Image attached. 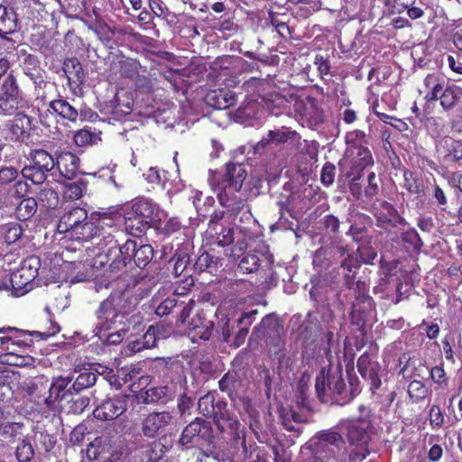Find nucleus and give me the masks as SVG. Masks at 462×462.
I'll return each instance as SVG.
<instances>
[{
  "label": "nucleus",
  "instance_id": "23",
  "mask_svg": "<svg viewBox=\"0 0 462 462\" xmlns=\"http://www.w3.org/2000/svg\"><path fill=\"white\" fill-rule=\"evenodd\" d=\"M283 324L282 319L274 313L264 316L260 324L254 328V333L257 337H264L271 339H281L283 335Z\"/></svg>",
  "mask_w": 462,
  "mask_h": 462
},
{
  "label": "nucleus",
  "instance_id": "20",
  "mask_svg": "<svg viewBox=\"0 0 462 462\" xmlns=\"http://www.w3.org/2000/svg\"><path fill=\"white\" fill-rule=\"evenodd\" d=\"M62 69L70 91L76 96L81 95L86 73L80 61L77 58H67L63 62Z\"/></svg>",
  "mask_w": 462,
  "mask_h": 462
},
{
  "label": "nucleus",
  "instance_id": "38",
  "mask_svg": "<svg viewBox=\"0 0 462 462\" xmlns=\"http://www.w3.org/2000/svg\"><path fill=\"white\" fill-rule=\"evenodd\" d=\"M20 12L14 8L8 9L7 6L0 5V28L15 29L24 26L27 19H22Z\"/></svg>",
  "mask_w": 462,
  "mask_h": 462
},
{
  "label": "nucleus",
  "instance_id": "46",
  "mask_svg": "<svg viewBox=\"0 0 462 462\" xmlns=\"http://www.w3.org/2000/svg\"><path fill=\"white\" fill-rule=\"evenodd\" d=\"M341 268L344 271L346 286L350 289L355 284L356 273L360 268V263L356 258L348 255L342 261Z\"/></svg>",
  "mask_w": 462,
  "mask_h": 462
},
{
  "label": "nucleus",
  "instance_id": "44",
  "mask_svg": "<svg viewBox=\"0 0 462 462\" xmlns=\"http://www.w3.org/2000/svg\"><path fill=\"white\" fill-rule=\"evenodd\" d=\"M24 348H17L16 351H4L0 354V364L11 366H23L28 364L30 356L20 352Z\"/></svg>",
  "mask_w": 462,
  "mask_h": 462
},
{
  "label": "nucleus",
  "instance_id": "29",
  "mask_svg": "<svg viewBox=\"0 0 462 462\" xmlns=\"http://www.w3.org/2000/svg\"><path fill=\"white\" fill-rule=\"evenodd\" d=\"M208 104L215 109H226L236 104V95L230 89L218 88L207 95Z\"/></svg>",
  "mask_w": 462,
  "mask_h": 462
},
{
  "label": "nucleus",
  "instance_id": "12",
  "mask_svg": "<svg viewBox=\"0 0 462 462\" xmlns=\"http://www.w3.org/2000/svg\"><path fill=\"white\" fill-rule=\"evenodd\" d=\"M199 411L206 418H212L220 433L224 432V420L232 413L224 399H216L215 393L208 392L198 401Z\"/></svg>",
  "mask_w": 462,
  "mask_h": 462
},
{
  "label": "nucleus",
  "instance_id": "62",
  "mask_svg": "<svg viewBox=\"0 0 462 462\" xmlns=\"http://www.w3.org/2000/svg\"><path fill=\"white\" fill-rule=\"evenodd\" d=\"M314 64L317 67V69L319 71V77L322 79H326L327 76H331L330 69H331V63L329 60V56L322 55V54H316L314 59Z\"/></svg>",
  "mask_w": 462,
  "mask_h": 462
},
{
  "label": "nucleus",
  "instance_id": "37",
  "mask_svg": "<svg viewBox=\"0 0 462 462\" xmlns=\"http://www.w3.org/2000/svg\"><path fill=\"white\" fill-rule=\"evenodd\" d=\"M123 219L125 230L135 237H141L150 227L149 220L136 215L123 212Z\"/></svg>",
  "mask_w": 462,
  "mask_h": 462
},
{
  "label": "nucleus",
  "instance_id": "10",
  "mask_svg": "<svg viewBox=\"0 0 462 462\" xmlns=\"http://www.w3.org/2000/svg\"><path fill=\"white\" fill-rule=\"evenodd\" d=\"M185 299L183 292H178V290H175L156 307L155 314L162 318L175 313L176 323L184 324L189 318L196 303L193 299H189L188 301Z\"/></svg>",
  "mask_w": 462,
  "mask_h": 462
},
{
  "label": "nucleus",
  "instance_id": "43",
  "mask_svg": "<svg viewBox=\"0 0 462 462\" xmlns=\"http://www.w3.org/2000/svg\"><path fill=\"white\" fill-rule=\"evenodd\" d=\"M88 182L80 178L76 181L68 183L64 186L63 198L66 200H78L83 196V192L87 189Z\"/></svg>",
  "mask_w": 462,
  "mask_h": 462
},
{
  "label": "nucleus",
  "instance_id": "64",
  "mask_svg": "<svg viewBox=\"0 0 462 462\" xmlns=\"http://www.w3.org/2000/svg\"><path fill=\"white\" fill-rule=\"evenodd\" d=\"M155 328L153 326H150L146 332L143 335L142 341H136L137 346H134V347H136L137 350H141L142 348L149 349L155 346Z\"/></svg>",
  "mask_w": 462,
  "mask_h": 462
},
{
  "label": "nucleus",
  "instance_id": "21",
  "mask_svg": "<svg viewBox=\"0 0 462 462\" xmlns=\"http://www.w3.org/2000/svg\"><path fill=\"white\" fill-rule=\"evenodd\" d=\"M221 261V255L214 248L202 246L191 269L194 273H208L212 274L217 271Z\"/></svg>",
  "mask_w": 462,
  "mask_h": 462
},
{
  "label": "nucleus",
  "instance_id": "26",
  "mask_svg": "<svg viewBox=\"0 0 462 462\" xmlns=\"http://www.w3.org/2000/svg\"><path fill=\"white\" fill-rule=\"evenodd\" d=\"M49 107L56 116L67 123L76 124L79 120V109L61 96L51 100L49 104Z\"/></svg>",
  "mask_w": 462,
  "mask_h": 462
},
{
  "label": "nucleus",
  "instance_id": "16",
  "mask_svg": "<svg viewBox=\"0 0 462 462\" xmlns=\"http://www.w3.org/2000/svg\"><path fill=\"white\" fill-rule=\"evenodd\" d=\"M294 111L299 115L302 124H306L310 128L323 123V110L319 107L318 100L311 96L297 99L294 103Z\"/></svg>",
  "mask_w": 462,
  "mask_h": 462
},
{
  "label": "nucleus",
  "instance_id": "4",
  "mask_svg": "<svg viewBox=\"0 0 462 462\" xmlns=\"http://www.w3.org/2000/svg\"><path fill=\"white\" fill-rule=\"evenodd\" d=\"M97 227L91 221V214L81 207H73L66 210L60 217L57 231L66 234L72 240L88 242L96 237Z\"/></svg>",
  "mask_w": 462,
  "mask_h": 462
},
{
  "label": "nucleus",
  "instance_id": "51",
  "mask_svg": "<svg viewBox=\"0 0 462 462\" xmlns=\"http://www.w3.org/2000/svg\"><path fill=\"white\" fill-rule=\"evenodd\" d=\"M121 76L127 79H135L139 75L141 64L134 59L122 60L119 62Z\"/></svg>",
  "mask_w": 462,
  "mask_h": 462
},
{
  "label": "nucleus",
  "instance_id": "24",
  "mask_svg": "<svg viewBox=\"0 0 462 462\" xmlns=\"http://www.w3.org/2000/svg\"><path fill=\"white\" fill-rule=\"evenodd\" d=\"M8 5H14L15 9L20 12L22 19H27L28 22L24 23L25 27L32 29L46 28L47 25L43 24L42 15L39 12L31 9L32 0H3Z\"/></svg>",
  "mask_w": 462,
  "mask_h": 462
},
{
  "label": "nucleus",
  "instance_id": "13",
  "mask_svg": "<svg viewBox=\"0 0 462 462\" xmlns=\"http://www.w3.org/2000/svg\"><path fill=\"white\" fill-rule=\"evenodd\" d=\"M123 220L122 208L116 207H109L107 208H100L91 213V221L97 227L96 237L102 236L98 245L104 244V236H107L106 228L114 230L117 225Z\"/></svg>",
  "mask_w": 462,
  "mask_h": 462
},
{
  "label": "nucleus",
  "instance_id": "34",
  "mask_svg": "<svg viewBox=\"0 0 462 462\" xmlns=\"http://www.w3.org/2000/svg\"><path fill=\"white\" fill-rule=\"evenodd\" d=\"M423 82L427 89L424 98L428 102L437 101L446 85L448 84L441 75L436 73L427 75Z\"/></svg>",
  "mask_w": 462,
  "mask_h": 462
},
{
  "label": "nucleus",
  "instance_id": "57",
  "mask_svg": "<svg viewBox=\"0 0 462 462\" xmlns=\"http://www.w3.org/2000/svg\"><path fill=\"white\" fill-rule=\"evenodd\" d=\"M100 246L103 247V245ZM104 247H107L106 250L98 252L92 259L91 265L97 270L106 269L109 271V263L112 261L110 245H104Z\"/></svg>",
  "mask_w": 462,
  "mask_h": 462
},
{
  "label": "nucleus",
  "instance_id": "3",
  "mask_svg": "<svg viewBox=\"0 0 462 462\" xmlns=\"http://www.w3.org/2000/svg\"><path fill=\"white\" fill-rule=\"evenodd\" d=\"M358 411L360 414L356 420H348L343 425L349 444L356 446V448L349 454L350 462H361L370 453L367 444L373 434L372 408L370 404H360Z\"/></svg>",
  "mask_w": 462,
  "mask_h": 462
},
{
  "label": "nucleus",
  "instance_id": "53",
  "mask_svg": "<svg viewBox=\"0 0 462 462\" xmlns=\"http://www.w3.org/2000/svg\"><path fill=\"white\" fill-rule=\"evenodd\" d=\"M184 224L178 217H170L163 225L157 227L158 232L164 236H171L180 232L184 227Z\"/></svg>",
  "mask_w": 462,
  "mask_h": 462
},
{
  "label": "nucleus",
  "instance_id": "19",
  "mask_svg": "<svg viewBox=\"0 0 462 462\" xmlns=\"http://www.w3.org/2000/svg\"><path fill=\"white\" fill-rule=\"evenodd\" d=\"M213 328L214 321L208 319V311L200 310L189 324L188 336L193 343L207 341L211 337Z\"/></svg>",
  "mask_w": 462,
  "mask_h": 462
},
{
  "label": "nucleus",
  "instance_id": "50",
  "mask_svg": "<svg viewBox=\"0 0 462 462\" xmlns=\"http://www.w3.org/2000/svg\"><path fill=\"white\" fill-rule=\"evenodd\" d=\"M307 449L312 452L316 457H319V460L322 462H334L336 461L337 453L340 448L328 445L322 448V451H320L317 448V443L311 442L310 448Z\"/></svg>",
  "mask_w": 462,
  "mask_h": 462
},
{
  "label": "nucleus",
  "instance_id": "7",
  "mask_svg": "<svg viewBox=\"0 0 462 462\" xmlns=\"http://www.w3.org/2000/svg\"><path fill=\"white\" fill-rule=\"evenodd\" d=\"M346 383L343 379V370L341 366L321 368L316 377L315 389L319 399L323 402H328V399H335L344 393Z\"/></svg>",
  "mask_w": 462,
  "mask_h": 462
},
{
  "label": "nucleus",
  "instance_id": "15",
  "mask_svg": "<svg viewBox=\"0 0 462 462\" xmlns=\"http://www.w3.org/2000/svg\"><path fill=\"white\" fill-rule=\"evenodd\" d=\"M174 417L169 411H152L141 421V432L147 439H155L173 422Z\"/></svg>",
  "mask_w": 462,
  "mask_h": 462
},
{
  "label": "nucleus",
  "instance_id": "6",
  "mask_svg": "<svg viewBox=\"0 0 462 462\" xmlns=\"http://www.w3.org/2000/svg\"><path fill=\"white\" fill-rule=\"evenodd\" d=\"M51 326L45 331H29L14 327L0 328V354L4 351H16L17 348H25L32 344L31 337L47 339L60 332L58 323L49 320Z\"/></svg>",
  "mask_w": 462,
  "mask_h": 462
},
{
  "label": "nucleus",
  "instance_id": "60",
  "mask_svg": "<svg viewBox=\"0 0 462 462\" xmlns=\"http://www.w3.org/2000/svg\"><path fill=\"white\" fill-rule=\"evenodd\" d=\"M19 176V171L14 166L0 167V189L5 188L16 180Z\"/></svg>",
  "mask_w": 462,
  "mask_h": 462
},
{
  "label": "nucleus",
  "instance_id": "18",
  "mask_svg": "<svg viewBox=\"0 0 462 462\" xmlns=\"http://www.w3.org/2000/svg\"><path fill=\"white\" fill-rule=\"evenodd\" d=\"M14 115V118L5 125L6 138L14 143H23L31 135V117L23 112H15Z\"/></svg>",
  "mask_w": 462,
  "mask_h": 462
},
{
  "label": "nucleus",
  "instance_id": "11",
  "mask_svg": "<svg viewBox=\"0 0 462 462\" xmlns=\"http://www.w3.org/2000/svg\"><path fill=\"white\" fill-rule=\"evenodd\" d=\"M23 101V92L14 71L11 70L0 86V114L3 116L14 115Z\"/></svg>",
  "mask_w": 462,
  "mask_h": 462
},
{
  "label": "nucleus",
  "instance_id": "61",
  "mask_svg": "<svg viewBox=\"0 0 462 462\" xmlns=\"http://www.w3.org/2000/svg\"><path fill=\"white\" fill-rule=\"evenodd\" d=\"M216 235V243L220 246H226L234 243V227H221L220 231H217V227H213Z\"/></svg>",
  "mask_w": 462,
  "mask_h": 462
},
{
  "label": "nucleus",
  "instance_id": "48",
  "mask_svg": "<svg viewBox=\"0 0 462 462\" xmlns=\"http://www.w3.org/2000/svg\"><path fill=\"white\" fill-rule=\"evenodd\" d=\"M238 263V269L243 273H253L260 267V258L256 254H245L241 255Z\"/></svg>",
  "mask_w": 462,
  "mask_h": 462
},
{
  "label": "nucleus",
  "instance_id": "52",
  "mask_svg": "<svg viewBox=\"0 0 462 462\" xmlns=\"http://www.w3.org/2000/svg\"><path fill=\"white\" fill-rule=\"evenodd\" d=\"M238 384L239 381L237 379V375L230 372L225 374L223 377L218 381L219 390L223 393H226L230 397L236 393Z\"/></svg>",
  "mask_w": 462,
  "mask_h": 462
},
{
  "label": "nucleus",
  "instance_id": "55",
  "mask_svg": "<svg viewBox=\"0 0 462 462\" xmlns=\"http://www.w3.org/2000/svg\"><path fill=\"white\" fill-rule=\"evenodd\" d=\"M97 139V134L90 128H82L74 134V142L79 147L92 145Z\"/></svg>",
  "mask_w": 462,
  "mask_h": 462
},
{
  "label": "nucleus",
  "instance_id": "31",
  "mask_svg": "<svg viewBox=\"0 0 462 462\" xmlns=\"http://www.w3.org/2000/svg\"><path fill=\"white\" fill-rule=\"evenodd\" d=\"M134 100L127 93H116L114 98L110 101L109 113L115 120H121L127 115H130L133 110Z\"/></svg>",
  "mask_w": 462,
  "mask_h": 462
},
{
  "label": "nucleus",
  "instance_id": "33",
  "mask_svg": "<svg viewBox=\"0 0 462 462\" xmlns=\"http://www.w3.org/2000/svg\"><path fill=\"white\" fill-rule=\"evenodd\" d=\"M79 159L71 152L60 154L56 160V166L60 174L65 179L72 180L79 171Z\"/></svg>",
  "mask_w": 462,
  "mask_h": 462
},
{
  "label": "nucleus",
  "instance_id": "47",
  "mask_svg": "<svg viewBox=\"0 0 462 462\" xmlns=\"http://www.w3.org/2000/svg\"><path fill=\"white\" fill-rule=\"evenodd\" d=\"M23 423L21 422H4L0 424V438L14 442L22 433Z\"/></svg>",
  "mask_w": 462,
  "mask_h": 462
},
{
  "label": "nucleus",
  "instance_id": "28",
  "mask_svg": "<svg viewBox=\"0 0 462 462\" xmlns=\"http://www.w3.org/2000/svg\"><path fill=\"white\" fill-rule=\"evenodd\" d=\"M129 214L136 215L146 220H160V208L152 199L145 198L137 199L131 207Z\"/></svg>",
  "mask_w": 462,
  "mask_h": 462
},
{
  "label": "nucleus",
  "instance_id": "25",
  "mask_svg": "<svg viewBox=\"0 0 462 462\" xmlns=\"http://www.w3.org/2000/svg\"><path fill=\"white\" fill-rule=\"evenodd\" d=\"M227 427L230 430L231 441L235 448L241 446L243 448V453L245 458H247V456L250 454L251 447H257L254 443L247 446L246 439H245V428L241 429V423L237 420V418L231 413L228 416V420H224V428Z\"/></svg>",
  "mask_w": 462,
  "mask_h": 462
},
{
  "label": "nucleus",
  "instance_id": "58",
  "mask_svg": "<svg viewBox=\"0 0 462 462\" xmlns=\"http://www.w3.org/2000/svg\"><path fill=\"white\" fill-rule=\"evenodd\" d=\"M266 26L272 25L275 29H290L288 25L289 19L285 14H276L273 11L267 12V17H264Z\"/></svg>",
  "mask_w": 462,
  "mask_h": 462
},
{
  "label": "nucleus",
  "instance_id": "32",
  "mask_svg": "<svg viewBox=\"0 0 462 462\" xmlns=\"http://www.w3.org/2000/svg\"><path fill=\"white\" fill-rule=\"evenodd\" d=\"M102 245H110L112 259L109 263L110 273H117L126 267V265L117 264L118 261L122 263V260H125V254L123 252L125 250L123 249V244L121 245L113 234L108 233L107 236H104V244Z\"/></svg>",
  "mask_w": 462,
  "mask_h": 462
},
{
  "label": "nucleus",
  "instance_id": "56",
  "mask_svg": "<svg viewBox=\"0 0 462 462\" xmlns=\"http://www.w3.org/2000/svg\"><path fill=\"white\" fill-rule=\"evenodd\" d=\"M428 393V388L420 381L413 380L408 385V394L414 402L423 400Z\"/></svg>",
  "mask_w": 462,
  "mask_h": 462
},
{
  "label": "nucleus",
  "instance_id": "1",
  "mask_svg": "<svg viewBox=\"0 0 462 462\" xmlns=\"http://www.w3.org/2000/svg\"><path fill=\"white\" fill-rule=\"evenodd\" d=\"M246 178L245 165L230 162L226 164L225 173H214L208 179L219 204L233 217H237L243 211L249 213L246 199L237 195Z\"/></svg>",
  "mask_w": 462,
  "mask_h": 462
},
{
  "label": "nucleus",
  "instance_id": "41",
  "mask_svg": "<svg viewBox=\"0 0 462 462\" xmlns=\"http://www.w3.org/2000/svg\"><path fill=\"white\" fill-rule=\"evenodd\" d=\"M312 442L317 443V448L320 451H322V448L328 445L340 448V447L345 443L341 434L333 430H321L312 439Z\"/></svg>",
  "mask_w": 462,
  "mask_h": 462
},
{
  "label": "nucleus",
  "instance_id": "54",
  "mask_svg": "<svg viewBox=\"0 0 462 462\" xmlns=\"http://www.w3.org/2000/svg\"><path fill=\"white\" fill-rule=\"evenodd\" d=\"M15 457L19 462H31L34 457V449L28 439H23L15 449Z\"/></svg>",
  "mask_w": 462,
  "mask_h": 462
},
{
  "label": "nucleus",
  "instance_id": "42",
  "mask_svg": "<svg viewBox=\"0 0 462 462\" xmlns=\"http://www.w3.org/2000/svg\"><path fill=\"white\" fill-rule=\"evenodd\" d=\"M61 12L70 18H79L86 8V0H60Z\"/></svg>",
  "mask_w": 462,
  "mask_h": 462
},
{
  "label": "nucleus",
  "instance_id": "2",
  "mask_svg": "<svg viewBox=\"0 0 462 462\" xmlns=\"http://www.w3.org/2000/svg\"><path fill=\"white\" fill-rule=\"evenodd\" d=\"M217 437L214 434L212 423L209 420L197 417L185 426L178 439V445L188 450L194 447L195 443L202 442L196 462H203L204 458L217 457Z\"/></svg>",
  "mask_w": 462,
  "mask_h": 462
},
{
  "label": "nucleus",
  "instance_id": "27",
  "mask_svg": "<svg viewBox=\"0 0 462 462\" xmlns=\"http://www.w3.org/2000/svg\"><path fill=\"white\" fill-rule=\"evenodd\" d=\"M35 277L20 267L11 276L10 282L13 288V294L15 297H21L30 291L33 287Z\"/></svg>",
  "mask_w": 462,
  "mask_h": 462
},
{
  "label": "nucleus",
  "instance_id": "39",
  "mask_svg": "<svg viewBox=\"0 0 462 462\" xmlns=\"http://www.w3.org/2000/svg\"><path fill=\"white\" fill-rule=\"evenodd\" d=\"M357 370L364 379L370 380V390L372 393L375 389V365L371 355L364 353L357 360Z\"/></svg>",
  "mask_w": 462,
  "mask_h": 462
},
{
  "label": "nucleus",
  "instance_id": "35",
  "mask_svg": "<svg viewBox=\"0 0 462 462\" xmlns=\"http://www.w3.org/2000/svg\"><path fill=\"white\" fill-rule=\"evenodd\" d=\"M296 137H299V134L296 131H291L289 128L282 127L278 130H270L267 137H263L258 143L256 144V149H263L270 143H274L276 144L285 143L288 141H293Z\"/></svg>",
  "mask_w": 462,
  "mask_h": 462
},
{
  "label": "nucleus",
  "instance_id": "63",
  "mask_svg": "<svg viewBox=\"0 0 462 462\" xmlns=\"http://www.w3.org/2000/svg\"><path fill=\"white\" fill-rule=\"evenodd\" d=\"M37 203L33 199H23L17 207V214L19 217L27 219L36 212Z\"/></svg>",
  "mask_w": 462,
  "mask_h": 462
},
{
  "label": "nucleus",
  "instance_id": "59",
  "mask_svg": "<svg viewBox=\"0 0 462 462\" xmlns=\"http://www.w3.org/2000/svg\"><path fill=\"white\" fill-rule=\"evenodd\" d=\"M380 27H387L389 25L393 26V29H403L406 26H411L409 23V20L393 14L392 16H383L379 19Z\"/></svg>",
  "mask_w": 462,
  "mask_h": 462
},
{
  "label": "nucleus",
  "instance_id": "5",
  "mask_svg": "<svg viewBox=\"0 0 462 462\" xmlns=\"http://www.w3.org/2000/svg\"><path fill=\"white\" fill-rule=\"evenodd\" d=\"M72 376H53L49 383L48 380L36 381L30 387V394L38 399L49 411H56L60 402L67 397L75 394L71 389Z\"/></svg>",
  "mask_w": 462,
  "mask_h": 462
},
{
  "label": "nucleus",
  "instance_id": "30",
  "mask_svg": "<svg viewBox=\"0 0 462 462\" xmlns=\"http://www.w3.org/2000/svg\"><path fill=\"white\" fill-rule=\"evenodd\" d=\"M140 397L145 404H166L173 399L174 393L168 385L153 386L142 392Z\"/></svg>",
  "mask_w": 462,
  "mask_h": 462
},
{
  "label": "nucleus",
  "instance_id": "49",
  "mask_svg": "<svg viewBox=\"0 0 462 462\" xmlns=\"http://www.w3.org/2000/svg\"><path fill=\"white\" fill-rule=\"evenodd\" d=\"M37 198L42 206L48 209L55 208L60 201L58 192L51 188H44L41 189Z\"/></svg>",
  "mask_w": 462,
  "mask_h": 462
},
{
  "label": "nucleus",
  "instance_id": "8",
  "mask_svg": "<svg viewBox=\"0 0 462 462\" xmlns=\"http://www.w3.org/2000/svg\"><path fill=\"white\" fill-rule=\"evenodd\" d=\"M125 300L117 295H110L104 300L95 312L97 328L99 331H109L116 328V323H123L125 312L123 310Z\"/></svg>",
  "mask_w": 462,
  "mask_h": 462
},
{
  "label": "nucleus",
  "instance_id": "36",
  "mask_svg": "<svg viewBox=\"0 0 462 462\" xmlns=\"http://www.w3.org/2000/svg\"><path fill=\"white\" fill-rule=\"evenodd\" d=\"M380 224H387L390 226L395 227L398 225H403L404 219L400 217L392 204L383 201L380 205L379 212H377V226Z\"/></svg>",
  "mask_w": 462,
  "mask_h": 462
},
{
  "label": "nucleus",
  "instance_id": "40",
  "mask_svg": "<svg viewBox=\"0 0 462 462\" xmlns=\"http://www.w3.org/2000/svg\"><path fill=\"white\" fill-rule=\"evenodd\" d=\"M462 98V88L457 85H446V88L439 97L440 105L445 111H448L455 107V106Z\"/></svg>",
  "mask_w": 462,
  "mask_h": 462
},
{
  "label": "nucleus",
  "instance_id": "22",
  "mask_svg": "<svg viewBox=\"0 0 462 462\" xmlns=\"http://www.w3.org/2000/svg\"><path fill=\"white\" fill-rule=\"evenodd\" d=\"M192 245L189 241H185L178 245L172 256L169 260V264L172 268V273L179 277L188 273L190 269V252Z\"/></svg>",
  "mask_w": 462,
  "mask_h": 462
},
{
  "label": "nucleus",
  "instance_id": "45",
  "mask_svg": "<svg viewBox=\"0 0 462 462\" xmlns=\"http://www.w3.org/2000/svg\"><path fill=\"white\" fill-rule=\"evenodd\" d=\"M97 379V374L90 371L80 373L74 382L71 383V389L75 394L79 393L81 391L93 386Z\"/></svg>",
  "mask_w": 462,
  "mask_h": 462
},
{
  "label": "nucleus",
  "instance_id": "9",
  "mask_svg": "<svg viewBox=\"0 0 462 462\" xmlns=\"http://www.w3.org/2000/svg\"><path fill=\"white\" fill-rule=\"evenodd\" d=\"M31 164L24 166L21 174L34 184H42L56 166L53 156L43 149H34L29 153Z\"/></svg>",
  "mask_w": 462,
  "mask_h": 462
},
{
  "label": "nucleus",
  "instance_id": "17",
  "mask_svg": "<svg viewBox=\"0 0 462 462\" xmlns=\"http://www.w3.org/2000/svg\"><path fill=\"white\" fill-rule=\"evenodd\" d=\"M123 249L125 250L123 251L125 254V260H122L123 265H127L134 261L137 267L144 268L153 256V248L151 245H141L137 247L136 242L132 239H127L123 244ZM117 264H121L120 261L117 262Z\"/></svg>",
  "mask_w": 462,
  "mask_h": 462
},
{
  "label": "nucleus",
  "instance_id": "14",
  "mask_svg": "<svg viewBox=\"0 0 462 462\" xmlns=\"http://www.w3.org/2000/svg\"><path fill=\"white\" fill-rule=\"evenodd\" d=\"M128 400L126 394L107 397L94 409L93 416L102 421L114 420L126 411Z\"/></svg>",
  "mask_w": 462,
  "mask_h": 462
}]
</instances>
